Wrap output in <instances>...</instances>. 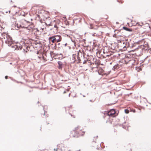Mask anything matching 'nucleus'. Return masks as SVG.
Masks as SVG:
<instances>
[{"mask_svg": "<svg viewBox=\"0 0 151 151\" xmlns=\"http://www.w3.org/2000/svg\"><path fill=\"white\" fill-rule=\"evenodd\" d=\"M102 35V32L100 31L99 29L96 30L95 32H93L92 35L93 36L98 37Z\"/></svg>", "mask_w": 151, "mask_h": 151, "instance_id": "nucleus-23", "label": "nucleus"}, {"mask_svg": "<svg viewBox=\"0 0 151 151\" xmlns=\"http://www.w3.org/2000/svg\"><path fill=\"white\" fill-rule=\"evenodd\" d=\"M42 20H40V22L38 23V28L42 32L43 31L44 29H46L47 26H52L51 23L47 24V22H41Z\"/></svg>", "mask_w": 151, "mask_h": 151, "instance_id": "nucleus-8", "label": "nucleus"}, {"mask_svg": "<svg viewBox=\"0 0 151 151\" xmlns=\"http://www.w3.org/2000/svg\"><path fill=\"white\" fill-rule=\"evenodd\" d=\"M123 29L127 31H129V32H131L133 31V29L132 28L130 29V28H128L125 27H123Z\"/></svg>", "mask_w": 151, "mask_h": 151, "instance_id": "nucleus-33", "label": "nucleus"}, {"mask_svg": "<svg viewBox=\"0 0 151 151\" xmlns=\"http://www.w3.org/2000/svg\"><path fill=\"white\" fill-rule=\"evenodd\" d=\"M6 12V13H7V12Z\"/></svg>", "mask_w": 151, "mask_h": 151, "instance_id": "nucleus-52", "label": "nucleus"}, {"mask_svg": "<svg viewBox=\"0 0 151 151\" xmlns=\"http://www.w3.org/2000/svg\"><path fill=\"white\" fill-rule=\"evenodd\" d=\"M74 129H79L78 130H76V131L77 132V133L78 132L80 133L79 134H80L79 135V137L83 136L84 135L85 132L83 130L82 128H81V126H78L77 127H76Z\"/></svg>", "mask_w": 151, "mask_h": 151, "instance_id": "nucleus-13", "label": "nucleus"}, {"mask_svg": "<svg viewBox=\"0 0 151 151\" xmlns=\"http://www.w3.org/2000/svg\"><path fill=\"white\" fill-rule=\"evenodd\" d=\"M60 43H58V45H60Z\"/></svg>", "mask_w": 151, "mask_h": 151, "instance_id": "nucleus-50", "label": "nucleus"}, {"mask_svg": "<svg viewBox=\"0 0 151 151\" xmlns=\"http://www.w3.org/2000/svg\"><path fill=\"white\" fill-rule=\"evenodd\" d=\"M33 47L34 48H36L37 49V50H38L37 54H38L39 53L38 50H40L41 49L42 47V45L39 41L37 42L35 41L33 43Z\"/></svg>", "mask_w": 151, "mask_h": 151, "instance_id": "nucleus-11", "label": "nucleus"}, {"mask_svg": "<svg viewBox=\"0 0 151 151\" xmlns=\"http://www.w3.org/2000/svg\"><path fill=\"white\" fill-rule=\"evenodd\" d=\"M11 47L14 50H20L22 49V45H21L19 43H17L16 45L13 43Z\"/></svg>", "mask_w": 151, "mask_h": 151, "instance_id": "nucleus-14", "label": "nucleus"}, {"mask_svg": "<svg viewBox=\"0 0 151 151\" xmlns=\"http://www.w3.org/2000/svg\"><path fill=\"white\" fill-rule=\"evenodd\" d=\"M66 93V91H64V92H63V93Z\"/></svg>", "mask_w": 151, "mask_h": 151, "instance_id": "nucleus-48", "label": "nucleus"}, {"mask_svg": "<svg viewBox=\"0 0 151 151\" xmlns=\"http://www.w3.org/2000/svg\"><path fill=\"white\" fill-rule=\"evenodd\" d=\"M56 24L54 25V27L55 28L56 32H57L58 30V28L60 26V25H59L60 22L59 21H56Z\"/></svg>", "mask_w": 151, "mask_h": 151, "instance_id": "nucleus-25", "label": "nucleus"}, {"mask_svg": "<svg viewBox=\"0 0 151 151\" xmlns=\"http://www.w3.org/2000/svg\"><path fill=\"white\" fill-rule=\"evenodd\" d=\"M125 36L123 35H117V38L118 39V40L120 41H122L123 40V39L124 38Z\"/></svg>", "mask_w": 151, "mask_h": 151, "instance_id": "nucleus-28", "label": "nucleus"}, {"mask_svg": "<svg viewBox=\"0 0 151 151\" xmlns=\"http://www.w3.org/2000/svg\"><path fill=\"white\" fill-rule=\"evenodd\" d=\"M76 55H75L73 54V55L72 58L71 60L72 63H74L76 61Z\"/></svg>", "mask_w": 151, "mask_h": 151, "instance_id": "nucleus-32", "label": "nucleus"}, {"mask_svg": "<svg viewBox=\"0 0 151 151\" xmlns=\"http://www.w3.org/2000/svg\"><path fill=\"white\" fill-rule=\"evenodd\" d=\"M15 26H17V27L18 28H19L20 27H21V26H20V24H19V25H18V24H15Z\"/></svg>", "mask_w": 151, "mask_h": 151, "instance_id": "nucleus-37", "label": "nucleus"}, {"mask_svg": "<svg viewBox=\"0 0 151 151\" xmlns=\"http://www.w3.org/2000/svg\"><path fill=\"white\" fill-rule=\"evenodd\" d=\"M48 40L50 43L58 42L61 41L62 37L60 35H54L49 37Z\"/></svg>", "mask_w": 151, "mask_h": 151, "instance_id": "nucleus-5", "label": "nucleus"}, {"mask_svg": "<svg viewBox=\"0 0 151 151\" xmlns=\"http://www.w3.org/2000/svg\"><path fill=\"white\" fill-rule=\"evenodd\" d=\"M22 15L25 17L26 18L23 19L21 21V24H20V26H21L22 28H24L25 29L30 23L29 21L30 19L29 18L30 17V16L27 13L25 14H23ZM30 19L31 20H32L31 19Z\"/></svg>", "mask_w": 151, "mask_h": 151, "instance_id": "nucleus-2", "label": "nucleus"}, {"mask_svg": "<svg viewBox=\"0 0 151 151\" xmlns=\"http://www.w3.org/2000/svg\"><path fill=\"white\" fill-rule=\"evenodd\" d=\"M8 78V76H5V78L7 79Z\"/></svg>", "mask_w": 151, "mask_h": 151, "instance_id": "nucleus-43", "label": "nucleus"}, {"mask_svg": "<svg viewBox=\"0 0 151 151\" xmlns=\"http://www.w3.org/2000/svg\"><path fill=\"white\" fill-rule=\"evenodd\" d=\"M68 110L69 111V113L71 116L73 118H75L76 115V111L74 110L71 108H69Z\"/></svg>", "mask_w": 151, "mask_h": 151, "instance_id": "nucleus-19", "label": "nucleus"}, {"mask_svg": "<svg viewBox=\"0 0 151 151\" xmlns=\"http://www.w3.org/2000/svg\"><path fill=\"white\" fill-rule=\"evenodd\" d=\"M47 22V24H49V23H51V24L52 25V23L51 22H50V23H48V22Z\"/></svg>", "mask_w": 151, "mask_h": 151, "instance_id": "nucleus-44", "label": "nucleus"}, {"mask_svg": "<svg viewBox=\"0 0 151 151\" xmlns=\"http://www.w3.org/2000/svg\"><path fill=\"white\" fill-rule=\"evenodd\" d=\"M50 54L51 57L52 58H54L55 57L58 56L59 55L61 56V57L63 56V55L61 54H57L54 53L53 51H51L50 52Z\"/></svg>", "mask_w": 151, "mask_h": 151, "instance_id": "nucleus-24", "label": "nucleus"}, {"mask_svg": "<svg viewBox=\"0 0 151 151\" xmlns=\"http://www.w3.org/2000/svg\"><path fill=\"white\" fill-rule=\"evenodd\" d=\"M133 58V57H132V56L131 55L129 54H128L125 56V58L123 60H124L125 63L126 64H127Z\"/></svg>", "mask_w": 151, "mask_h": 151, "instance_id": "nucleus-15", "label": "nucleus"}, {"mask_svg": "<svg viewBox=\"0 0 151 151\" xmlns=\"http://www.w3.org/2000/svg\"><path fill=\"white\" fill-rule=\"evenodd\" d=\"M120 46L124 51L126 50L127 48L129 47H132V45L130 44V43L127 41L124 40L120 41Z\"/></svg>", "mask_w": 151, "mask_h": 151, "instance_id": "nucleus-6", "label": "nucleus"}, {"mask_svg": "<svg viewBox=\"0 0 151 151\" xmlns=\"http://www.w3.org/2000/svg\"><path fill=\"white\" fill-rule=\"evenodd\" d=\"M67 45V43H66V44H65V46H66Z\"/></svg>", "mask_w": 151, "mask_h": 151, "instance_id": "nucleus-47", "label": "nucleus"}, {"mask_svg": "<svg viewBox=\"0 0 151 151\" xmlns=\"http://www.w3.org/2000/svg\"><path fill=\"white\" fill-rule=\"evenodd\" d=\"M136 25L139 26H143V28L145 29H146L147 28H150V26L149 24L147 23H146L144 24L143 23L141 22H138L136 23Z\"/></svg>", "mask_w": 151, "mask_h": 151, "instance_id": "nucleus-21", "label": "nucleus"}, {"mask_svg": "<svg viewBox=\"0 0 151 151\" xmlns=\"http://www.w3.org/2000/svg\"><path fill=\"white\" fill-rule=\"evenodd\" d=\"M79 129H78V130ZM76 130H78V129H74L70 132V136L71 137L78 138L79 137L80 133H77L76 131Z\"/></svg>", "mask_w": 151, "mask_h": 151, "instance_id": "nucleus-12", "label": "nucleus"}, {"mask_svg": "<svg viewBox=\"0 0 151 151\" xmlns=\"http://www.w3.org/2000/svg\"><path fill=\"white\" fill-rule=\"evenodd\" d=\"M98 48V47L96 46L93 49V50L94 51L95 50H96V55L99 58H101L102 56H103V55H102V54L101 55V51L100 50V49L99 50Z\"/></svg>", "mask_w": 151, "mask_h": 151, "instance_id": "nucleus-16", "label": "nucleus"}, {"mask_svg": "<svg viewBox=\"0 0 151 151\" xmlns=\"http://www.w3.org/2000/svg\"><path fill=\"white\" fill-rule=\"evenodd\" d=\"M125 112L126 114H128L129 113V111L128 110L126 109L125 110Z\"/></svg>", "mask_w": 151, "mask_h": 151, "instance_id": "nucleus-38", "label": "nucleus"}, {"mask_svg": "<svg viewBox=\"0 0 151 151\" xmlns=\"http://www.w3.org/2000/svg\"><path fill=\"white\" fill-rule=\"evenodd\" d=\"M131 47L133 49L132 51H135L136 52L135 54L138 55H140L142 54L143 50H144V48L140 45L136 47L135 46L132 45V47Z\"/></svg>", "mask_w": 151, "mask_h": 151, "instance_id": "nucleus-7", "label": "nucleus"}, {"mask_svg": "<svg viewBox=\"0 0 151 151\" xmlns=\"http://www.w3.org/2000/svg\"><path fill=\"white\" fill-rule=\"evenodd\" d=\"M38 57L40 59H41V57H39V56H38Z\"/></svg>", "mask_w": 151, "mask_h": 151, "instance_id": "nucleus-46", "label": "nucleus"}, {"mask_svg": "<svg viewBox=\"0 0 151 151\" xmlns=\"http://www.w3.org/2000/svg\"><path fill=\"white\" fill-rule=\"evenodd\" d=\"M58 150V148H57V149H54V150H55V151H57V150Z\"/></svg>", "mask_w": 151, "mask_h": 151, "instance_id": "nucleus-42", "label": "nucleus"}, {"mask_svg": "<svg viewBox=\"0 0 151 151\" xmlns=\"http://www.w3.org/2000/svg\"><path fill=\"white\" fill-rule=\"evenodd\" d=\"M22 49H23V52L25 54L27 52L30 50V47H29L26 45L25 44H23L22 45Z\"/></svg>", "mask_w": 151, "mask_h": 151, "instance_id": "nucleus-20", "label": "nucleus"}, {"mask_svg": "<svg viewBox=\"0 0 151 151\" xmlns=\"http://www.w3.org/2000/svg\"><path fill=\"white\" fill-rule=\"evenodd\" d=\"M120 67V65L118 64H117L115 65L114 67L113 68L115 70V69H118Z\"/></svg>", "mask_w": 151, "mask_h": 151, "instance_id": "nucleus-35", "label": "nucleus"}, {"mask_svg": "<svg viewBox=\"0 0 151 151\" xmlns=\"http://www.w3.org/2000/svg\"><path fill=\"white\" fill-rule=\"evenodd\" d=\"M9 13H10V11H9Z\"/></svg>", "mask_w": 151, "mask_h": 151, "instance_id": "nucleus-49", "label": "nucleus"}, {"mask_svg": "<svg viewBox=\"0 0 151 151\" xmlns=\"http://www.w3.org/2000/svg\"><path fill=\"white\" fill-rule=\"evenodd\" d=\"M38 17H40V16H39V15H38Z\"/></svg>", "mask_w": 151, "mask_h": 151, "instance_id": "nucleus-53", "label": "nucleus"}, {"mask_svg": "<svg viewBox=\"0 0 151 151\" xmlns=\"http://www.w3.org/2000/svg\"><path fill=\"white\" fill-rule=\"evenodd\" d=\"M58 63L59 65L58 68L59 69H61L62 68V66L63 65L62 62L61 61H59L58 62Z\"/></svg>", "mask_w": 151, "mask_h": 151, "instance_id": "nucleus-34", "label": "nucleus"}, {"mask_svg": "<svg viewBox=\"0 0 151 151\" xmlns=\"http://www.w3.org/2000/svg\"><path fill=\"white\" fill-rule=\"evenodd\" d=\"M97 137V136L94 137L93 139L92 143V146L96 149L99 150L101 149V147L100 143H97L96 141Z\"/></svg>", "mask_w": 151, "mask_h": 151, "instance_id": "nucleus-10", "label": "nucleus"}, {"mask_svg": "<svg viewBox=\"0 0 151 151\" xmlns=\"http://www.w3.org/2000/svg\"><path fill=\"white\" fill-rule=\"evenodd\" d=\"M77 59H78V62H77V63H83V64H85L86 62L87 61H90L91 60L93 56L92 55H90V56L86 54V52H84L83 54V56L84 57H85L86 55L87 57H88L90 58H86V60H84V58H82L81 59L78 56L79 55V53L78 52H77Z\"/></svg>", "mask_w": 151, "mask_h": 151, "instance_id": "nucleus-3", "label": "nucleus"}, {"mask_svg": "<svg viewBox=\"0 0 151 151\" xmlns=\"http://www.w3.org/2000/svg\"><path fill=\"white\" fill-rule=\"evenodd\" d=\"M138 43L139 44H141L140 46L144 48V51L148 50L149 48V45L148 43L146 42L145 39H143L139 41Z\"/></svg>", "mask_w": 151, "mask_h": 151, "instance_id": "nucleus-9", "label": "nucleus"}, {"mask_svg": "<svg viewBox=\"0 0 151 151\" xmlns=\"http://www.w3.org/2000/svg\"><path fill=\"white\" fill-rule=\"evenodd\" d=\"M103 52L104 54V55H103V58H106V57H109V56L111 55V54H109V53H108L107 52L106 53V52H105L104 49V51Z\"/></svg>", "mask_w": 151, "mask_h": 151, "instance_id": "nucleus-30", "label": "nucleus"}, {"mask_svg": "<svg viewBox=\"0 0 151 151\" xmlns=\"http://www.w3.org/2000/svg\"><path fill=\"white\" fill-rule=\"evenodd\" d=\"M136 59L133 57L130 61L128 62V63L129 64L131 65H134L135 63V60Z\"/></svg>", "mask_w": 151, "mask_h": 151, "instance_id": "nucleus-27", "label": "nucleus"}, {"mask_svg": "<svg viewBox=\"0 0 151 151\" xmlns=\"http://www.w3.org/2000/svg\"><path fill=\"white\" fill-rule=\"evenodd\" d=\"M39 29L38 28H34L32 31L37 37H38L41 34V31L40 30V31Z\"/></svg>", "mask_w": 151, "mask_h": 151, "instance_id": "nucleus-22", "label": "nucleus"}, {"mask_svg": "<svg viewBox=\"0 0 151 151\" xmlns=\"http://www.w3.org/2000/svg\"><path fill=\"white\" fill-rule=\"evenodd\" d=\"M137 68L138 69H139V68L140 69V68H139V67L136 68V69L137 70ZM138 70V71H139V70Z\"/></svg>", "mask_w": 151, "mask_h": 151, "instance_id": "nucleus-45", "label": "nucleus"}, {"mask_svg": "<svg viewBox=\"0 0 151 151\" xmlns=\"http://www.w3.org/2000/svg\"><path fill=\"white\" fill-rule=\"evenodd\" d=\"M37 103H39V101H38Z\"/></svg>", "mask_w": 151, "mask_h": 151, "instance_id": "nucleus-55", "label": "nucleus"}, {"mask_svg": "<svg viewBox=\"0 0 151 151\" xmlns=\"http://www.w3.org/2000/svg\"><path fill=\"white\" fill-rule=\"evenodd\" d=\"M115 111L114 109H111L109 111H105L102 112L103 117L105 119H109L110 117H115Z\"/></svg>", "mask_w": 151, "mask_h": 151, "instance_id": "nucleus-4", "label": "nucleus"}, {"mask_svg": "<svg viewBox=\"0 0 151 151\" xmlns=\"http://www.w3.org/2000/svg\"><path fill=\"white\" fill-rule=\"evenodd\" d=\"M117 1L118 2L120 3L121 4H122L124 2V1L122 0H117Z\"/></svg>", "mask_w": 151, "mask_h": 151, "instance_id": "nucleus-36", "label": "nucleus"}, {"mask_svg": "<svg viewBox=\"0 0 151 151\" xmlns=\"http://www.w3.org/2000/svg\"><path fill=\"white\" fill-rule=\"evenodd\" d=\"M96 60V61H94V62H93L92 63L91 62H90V65H92V64L94 65L95 64L96 65V67H94L92 65L91 67L92 68V69L95 68H97V66L101 64L100 61L99 60H97L96 59H93V60Z\"/></svg>", "mask_w": 151, "mask_h": 151, "instance_id": "nucleus-18", "label": "nucleus"}, {"mask_svg": "<svg viewBox=\"0 0 151 151\" xmlns=\"http://www.w3.org/2000/svg\"><path fill=\"white\" fill-rule=\"evenodd\" d=\"M89 28H90V29H93V25H92V24H90L89 26Z\"/></svg>", "mask_w": 151, "mask_h": 151, "instance_id": "nucleus-40", "label": "nucleus"}, {"mask_svg": "<svg viewBox=\"0 0 151 151\" xmlns=\"http://www.w3.org/2000/svg\"><path fill=\"white\" fill-rule=\"evenodd\" d=\"M56 45V43H55V45Z\"/></svg>", "mask_w": 151, "mask_h": 151, "instance_id": "nucleus-54", "label": "nucleus"}, {"mask_svg": "<svg viewBox=\"0 0 151 151\" xmlns=\"http://www.w3.org/2000/svg\"><path fill=\"white\" fill-rule=\"evenodd\" d=\"M106 123H107L108 122H109V124H112V122L110 121H107L106 122Z\"/></svg>", "mask_w": 151, "mask_h": 151, "instance_id": "nucleus-39", "label": "nucleus"}, {"mask_svg": "<svg viewBox=\"0 0 151 151\" xmlns=\"http://www.w3.org/2000/svg\"><path fill=\"white\" fill-rule=\"evenodd\" d=\"M42 58L43 60L45 61L48 60V59L47 58L46 55V54H43L42 55Z\"/></svg>", "mask_w": 151, "mask_h": 151, "instance_id": "nucleus-31", "label": "nucleus"}, {"mask_svg": "<svg viewBox=\"0 0 151 151\" xmlns=\"http://www.w3.org/2000/svg\"><path fill=\"white\" fill-rule=\"evenodd\" d=\"M98 72L99 74L101 75H104L105 74L104 70L101 68L98 69Z\"/></svg>", "mask_w": 151, "mask_h": 151, "instance_id": "nucleus-26", "label": "nucleus"}, {"mask_svg": "<svg viewBox=\"0 0 151 151\" xmlns=\"http://www.w3.org/2000/svg\"><path fill=\"white\" fill-rule=\"evenodd\" d=\"M34 24L30 23L29 24H28V25L27 26L25 29L26 30L28 31L27 34L29 33L30 32H32L33 29H34Z\"/></svg>", "mask_w": 151, "mask_h": 151, "instance_id": "nucleus-17", "label": "nucleus"}, {"mask_svg": "<svg viewBox=\"0 0 151 151\" xmlns=\"http://www.w3.org/2000/svg\"><path fill=\"white\" fill-rule=\"evenodd\" d=\"M126 124V123L125 122L124 123V124H123V128H124V127L125 126V124Z\"/></svg>", "mask_w": 151, "mask_h": 151, "instance_id": "nucleus-41", "label": "nucleus"}, {"mask_svg": "<svg viewBox=\"0 0 151 151\" xmlns=\"http://www.w3.org/2000/svg\"><path fill=\"white\" fill-rule=\"evenodd\" d=\"M49 124V123H47V124Z\"/></svg>", "mask_w": 151, "mask_h": 151, "instance_id": "nucleus-51", "label": "nucleus"}, {"mask_svg": "<svg viewBox=\"0 0 151 151\" xmlns=\"http://www.w3.org/2000/svg\"><path fill=\"white\" fill-rule=\"evenodd\" d=\"M47 112L44 111L41 114V117L44 118H46L48 116H47Z\"/></svg>", "mask_w": 151, "mask_h": 151, "instance_id": "nucleus-29", "label": "nucleus"}, {"mask_svg": "<svg viewBox=\"0 0 151 151\" xmlns=\"http://www.w3.org/2000/svg\"><path fill=\"white\" fill-rule=\"evenodd\" d=\"M1 38L2 41L3 42H4L9 46L11 47L13 45V42L12 37L6 33H2Z\"/></svg>", "mask_w": 151, "mask_h": 151, "instance_id": "nucleus-1", "label": "nucleus"}]
</instances>
